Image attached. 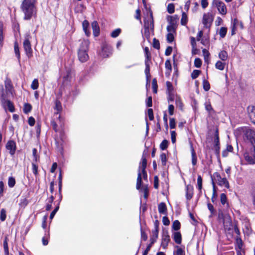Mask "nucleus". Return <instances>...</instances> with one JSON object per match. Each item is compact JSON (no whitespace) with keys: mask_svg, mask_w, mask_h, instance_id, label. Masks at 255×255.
I'll return each instance as SVG.
<instances>
[{"mask_svg":"<svg viewBox=\"0 0 255 255\" xmlns=\"http://www.w3.org/2000/svg\"><path fill=\"white\" fill-rule=\"evenodd\" d=\"M243 129L244 139L250 142L254 148L251 155L248 152L244 153V158L249 164H255V129L249 127H245Z\"/></svg>","mask_w":255,"mask_h":255,"instance_id":"nucleus-1","label":"nucleus"},{"mask_svg":"<svg viewBox=\"0 0 255 255\" xmlns=\"http://www.w3.org/2000/svg\"><path fill=\"white\" fill-rule=\"evenodd\" d=\"M35 0H23L20 5V9L24 14L23 19L29 20L37 17V9Z\"/></svg>","mask_w":255,"mask_h":255,"instance_id":"nucleus-2","label":"nucleus"},{"mask_svg":"<svg viewBox=\"0 0 255 255\" xmlns=\"http://www.w3.org/2000/svg\"><path fill=\"white\" fill-rule=\"evenodd\" d=\"M147 166V160L144 155V151L143 152L141 162L139 163L138 169V174L136 187L137 190L140 189L142 184L141 173L143 175V178L144 180L147 181V174L145 170Z\"/></svg>","mask_w":255,"mask_h":255,"instance_id":"nucleus-3","label":"nucleus"},{"mask_svg":"<svg viewBox=\"0 0 255 255\" xmlns=\"http://www.w3.org/2000/svg\"><path fill=\"white\" fill-rule=\"evenodd\" d=\"M90 42L88 40H83L80 44L78 51V57L79 61L84 63L89 59L88 51Z\"/></svg>","mask_w":255,"mask_h":255,"instance_id":"nucleus-4","label":"nucleus"},{"mask_svg":"<svg viewBox=\"0 0 255 255\" xmlns=\"http://www.w3.org/2000/svg\"><path fill=\"white\" fill-rule=\"evenodd\" d=\"M144 52L145 56V74L146 76V83L147 84L148 82H149L151 75L150 74V65L151 63V54L149 52V49L147 47H145L144 48Z\"/></svg>","mask_w":255,"mask_h":255,"instance_id":"nucleus-5","label":"nucleus"},{"mask_svg":"<svg viewBox=\"0 0 255 255\" xmlns=\"http://www.w3.org/2000/svg\"><path fill=\"white\" fill-rule=\"evenodd\" d=\"M212 177L214 181L216 180L217 182L218 185L225 187L226 188H229L230 185L228 181L226 178H222L219 173L216 172L213 174V175H211V177L212 180Z\"/></svg>","mask_w":255,"mask_h":255,"instance_id":"nucleus-6","label":"nucleus"},{"mask_svg":"<svg viewBox=\"0 0 255 255\" xmlns=\"http://www.w3.org/2000/svg\"><path fill=\"white\" fill-rule=\"evenodd\" d=\"M31 36L30 34H27L25 36V38L23 42L24 50L26 56L28 58H30L32 56V50L31 48V43L29 40Z\"/></svg>","mask_w":255,"mask_h":255,"instance_id":"nucleus-7","label":"nucleus"},{"mask_svg":"<svg viewBox=\"0 0 255 255\" xmlns=\"http://www.w3.org/2000/svg\"><path fill=\"white\" fill-rule=\"evenodd\" d=\"M0 100L2 106L5 110L7 109L11 113H13L15 111L13 103L10 100H6L3 94L1 95Z\"/></svg>","mask_w":255,"mask_h":255,"instance_id":"nucleus-8","label":"nucleus"},{"mask_svg":"<svg viewBox=\"0 0 255 255\" xmlns=\"http://www.w3.org/2000/svg\"><path fill=\"white\" fill-rule=\"evenodd\" d=\"M154 23L152 16L149 20H144V35L148 38L149 37L150 32L149 30H153Z\"/></svg>","mask_w":255,"mask_h":255,"instance_id":"nucleus-9","label":"nucleus"},{"mask_svg":"<svg viewBox=\"0 0 255 255\" xmlns=\"http://www.w3.org/2000/svg\"><path fill=\"white\" fill-rule=\"evenodd\" d=\"M54 109L56 111V112L54 113V116H55V118H56L57 120H58L59 122H60L61 116L60 113L62 111V107L60 101L57 99L55 101Z\"/></svg>","mask_w":255,"mask_h":255,"instance_id":"nucleus-10","label":"nucleus"},{"mask_svg":"<svg viewBox=\"0 0 255 255\" xmlns=\"http://www.w3.org/2000/svg\"><path fill=\"white\" fill-rule=\"evenodd\" d=\"M5 148L9 150V154L13 156L15 154L16 148L15 142L12 140H8L6 144Z\"/></svg>","mask_w":255,"mask_h":255,"instance_id":"nucleus-11","label":"nucleus"},{"mask_svg":"<svg viewBox=\"0 0 255 255\" xmlns=\"http://www.w3.org/2000/svg\"><path fill=\"white\" fill-rule=\"evenodd\" d=\"M170 241V236L168 235V231H163L162 236V241L161 244V246L162 247L163 249H165L167 248Z\"/></svg>","mask_w":255,"mask_h":255,"instance_id":"nucleus-12","label":"nucleus"},{"mask_svg":"<svg viewBox=\"0 0 255 255\" xmlns=\"http://www.w3.org/2000/svg\"><path fill=\"white\" fill-rule=\"evenodd\" d=\"M112 54V49L107 44L103 45L102 47L101 56L103 58H107Z\"/></svg>","mask_w":255,"mask_h":255,"instance_id":"nucleus-13","label":"nucleus"},{"mask_svg":"<svg viewBox=\"0 0 255 255\" xmlns=\"http://www.w3.org/2000/svg\"><path fill=\"white\" fill-rule=\"evenodd\" d=\"M213 18L211 14L209 13L204 14L202 22L205 27H210Z\"/></svg>","mask_w":255,"mask_h":255,"instance_id":"nucleus-14","label":"nucleus"},{"mask_svg":"<svg viewBox=\"0 0 255 255\" xmlns=\"http://www.w3.org/2000/svg\"><path fill=\"white\" fill-rule=\"evenodd\" d=\"M215 5L221 14L225 15L227 13L226 6L223 2L217 0L215 1Z\"/></svg>","mask_w":255,"mask_h":255,"instance_id":"nucleus-15","label":"nucleus"},{"mask_svg":"<svg viewBox=\"0 0 255 255\" xmlns=\"http://www.w3.org/2000/svg\"><path fill=\"white\" fill-rule=\"evenodd\" d=\"M247 111L251 122L255 124V107L254 106H249L247 108Z\"/></svg>","mask_w":255,"mask_h":255,"instance_id":"nucleus-16","label":"nucleus"},{"mask_svg":"<svg viewBox=\"0 0 255 255\" xmlns=\"http://www.w3.org/2000/svg\"><path fill=\"white\" fill-rule=\"evenodd\" d=\"M159 223L158 220H155L154 223V230L152 231V236L150 238H153L155 242L158 238V232H159Z\"/></svg>","mask_w":255,"mask_h":255,"instance_id":"nucleus-17","label":"nucleus"},{"mask_svg":"<svg viewBox=\"0 0 255 255\" xmlns=\"http://www.w3.org/2000/svg\"><path fill=\"white\" fill-rule=\"evenodd\" d=\"M193 187L191 185L186 186V198L187 200H190L193 197Z\"/></svg>","mask_w":255,"mask_h":255,"instance_id":"nucleus-18","label":"nucleus"},{"mask_svg":"<svg viewBox=\"0 0 255 255\" xmlns=\"http://www.w3.org/2000/svg\"><path fill=\"white\" fill-rule=\"evenodd\" d=\"M4 86L5 90L7 93L12 94L13 91V86L11 84V80L9 78H6L4 81Z\"/></svg>","mask_w":255,"mask_h":255,"instance_id":"nucleus-19","label":"nucleus"},{"mask_svg":"<svg viewBox=\"0 0 255 255\" xmlns=\"http://www.w3.org/2000/svg\"><path fill=\"white\" fill-rule=\"evenodd\" d=\"M91 26L93 29V35L95 37L98 36L100 34V28L97 21H94L92 22Z\"/></svg>","mask_w":255,"mask_h":255,"instance_id":"nucleus-20","label":"nucleus"},{"mask_svg":"<svg viewBox=\"0 0 255 255\" xmlns=\"http://www.w3.org/2000/svg\"><path fill=\"white\" fill-rule=\"evenodd\" d=\"M167 21L169 24H172V25H176L179 17L177 15L175 14L173 16L168 15Z\"/></svg>","mask_w":255,"mask_h":255,"instance_id":"nucleus-21","label":"nucleus"},{"mask_svg":"<svg viewBox=\"0 0 255 255\" xmlns=\"http://www.w3.org/2000/svg\"><path fill=\"white\" fill-rule=\"evenodd\" d=\"M82 26L85 34L87 36H89L91 34V32L89 30V23L87 20H85L83 21L82 23Z\"/></svg>","mask_w":255,"mask_h":255,"instance_id":"nucleus-22","label":"nucleus"},{"mask_svg":"<svg viewBox=\"0 0 255 255\" xmlns=\"http://www.w3.org/2000/svg\"><path fill=\"white\" fill-rule=\"evenodd\" d=\"M173 238L175 242L177 244H180L182 242L181 234L179 232H174L173 234Z\"/></svg>","mask_w":255,"mask_h":255,"instance_id":"nucleus-23","label":"nucleus"},{"mask_svg":"<svg viewBox=\"0 0 255 255\" xmlns=\"http://www.w3.org/2000/svg\"><path fill=\"white\" fill-rule=\"evenodd\" d=\"M158 212L160 214H162L166 215L167 214V208L165 203H160L158 206Z\"/></svg>","mask_w":255,"mask_h":255,"instance_id":"nucleus-24","label":"nucleus"},{"mask_svg":"<svg viewBox=\"0 0 255 255\" xmlns=\"http://www.w3.org/2000/svg\"><path fill=\"white\" fill-rule=\"evenodd\" d=\"M191 156H192V163L193 165H195L197 163V156L195 151L193 148L192 144L190 145Z\"/></svg>","mask_w":255,"mask_h":255,"instance_id":"nucleus-25","label":"nucleus"},{"mask_svg":"<svg viewBox=\"0 0 255 255\" xmlns=\"http://www.w3.org/2000/svg\"><path fill=\"white\" fill-rule=\"evenodd\" d=\"M14 50L16 57L19 62L20 61V54L18 43L15 41L14 44Z\"/></svg>","mask_w":255,"mask_h":255,"instance_id":"nucleus-26","label":"nucleus"},{"mask_svg":"<svg viewBox=\"0 0 255 255\" xmlns=\"http://www.w3.org/2000/svg\"><path fill=\"white\" fill-rule=\"evenodd\" d=\"M219 57L223 61L227 60L228 58L227 52L225 50L221 51L219 53Z\"/></svg>","mask_w":255,"mask_h":255,"instance_id":"nucleus-27","label":"nucleus"},{"mask_svg":"<svg viewBox=\"0 0 255 255\" xmlns=\"http://www.w3.org/2000/svg\"><path fill=\"white\" fill-rule=\"evenodd\" d=\"M150 243L147 245L146 249L143 252L142 255H147L148 253L150 250L151 247H152V245L155 243V240L154 239L153 240V238H150Z\"/></svg>","mask_w":255,"mask_h":255,"instance_id":"nucleus-28","label":"nucleus"},{"mask_svg":"<svg viewBox=\"0 0 255 255\" xmlns=\"http://www.w3.org/2000/svg\"><path fill=\"white\" fill-rule=\"evenodd\" d=\"M165 67L166 70L165 74H167L168 73L169 74L172 70V66L169 59L166 60L165 63Z\"/></svg>","mask_w":255,"mask_h":255,"instance_id":"nucleus-29","label":"nucleus"},{"mask_svg":"<svg viewBox=\"0 0 255 255\" xmlns=\"http://www.w3.org/2000/svg\"><path fill=\"white\" fill-rule=\"evenodd\" d=\"M175 104L177 106L180 110H182L183 108V104L182 102L181 98L178 96H176V99H175Z\"/></svg>","mask_w":255,"mask_h":255,"instance_id":"nucleus-30","label":"nucleus"},{"mask_svg":"<svg viewBox=\"0 0 255 255\" xmlns=\"http://www.w3.org/2000/svg\"><path fill=\"white\" fill-rule=\"evenodd\" d=\"M49 238V230L46 232L45 231V236L42 238V244L43 246H46L48 244V238Z\"/></svg>","mask_w":255,"mask_h":255,"instance_id":"nucleus-31","label":"nucleus"},{"mask_svg":"<svg viewBox=\"0 0 255 255\" xmlns=\"http://www.w3.org/2000/svg\"><path fill=\"white\" fill-rule=\"evenodd\" d=\"M59 121L58 120H57L56 118H55V116H53V119L51 122V125L53 129L55 131H58V125L57 124V122Z\"/></svg>","mask_w":255,"mask_h":255,"instance_id":"nucleus-32","label":"nucleus"},{"mask_svg":"<svg viewBox=\"0 0 255 255\" xmlns=\"http://www.w3.org/2000/svg\"><path fill=\"white\" fill-rule=\"evenodd\" d=\"M166 85L167 88L166 94L173 93V87L172 84L169 81H167L166 82Z\"/></svg>","mask_w":255,"mask_h":255,"instance_id":"nucleus-33","label":"nucleus"},{"mask_svg":"<svg viewBox=\"0 0 255 255\" xmlns=\"http://www.w3.org/2000/svg\"><path fill=\"white\" fill-rule=\"evenodd\" d=\"M214 145H220L219 130L218 128H216L215 132V137L214 139Z\"/></svg>","mask_w":255,"mask_h":255,"instance_id":"nucleus-34","label":"nucleus"},{"mask_svg":"<svg viewBox=\"0 0 255 255\" xmlns=\"http://www.w3.org/2000/svg\"><path fill=\"white\" fill-rule=\"evenodd\" d=\"M225 63L221 61H218L215 64L216 69L220 70H223L225 68Z\"/></svg>","mask_w":255,"mask_h":255,"instance_id":"nucleus-35","label":"nucleus"},{"mask_svg":"<svg viewBox=\"0 0 255 255\" xmlns=\"http://www.w3.org/2000/svg\"><path fill=\"white\" fill-rule=\"evenodd\" d=\"M188 22V17L185 12H182V17L181 19V24L182 25H185Z\"/></svg>","mask_w":255,"mask_h":255,"instance_id":"nucleus-36","label":"nucleus"},{"mask_svg":"<svg viewBox=\"0 0 255 255\" xmlns=\"http://www.w3.org/2000/svg\"><path fill=\"white\" fill-rule=\"evenodd\" d=\"M220 201L222 205H224L226 204L227 206H228L229 204L227 203V198L225 193H222L220 195Z\"/></svg>","mask_w":255,"mask_h":255,"instance_id":"nucleus-37","label":"nucleus"},{"mask_svg":"<svg viewBox=\"0 0 255 255\" xmlns=\"http://www.w3.org/2000/svg\"><path fill=\"white\" fill-rule=\"evenodd\" d=\"M32 109V106L30 104L28 103H25L24 105V107L23 108V112L27 114L28 113H29Z\"/></svg>","mask_w":255,"mask_h":255,"instance_id":"nucleus-38","label":"nucleus"},{"mask_svg":"<svg viewBox=\"0 0 255 255\" xmlns=\"http://www.w3.org/2000/svg\"><path fill=\"white\" fill-rule=\"evenodd\" d=\"M7 184H8V186L9 188L13 187L15 185V178L12 176L9 177V178L8 179Z\"/></svg>","mask_w":255,"mask_h":255,"instance_id":"nucleus-39","label":"nucleus"},{"mask_svg":"<svg viewBox=\"0 0 255 255\" xmlns=\"http://www.w3.org/2000/svg\"><path fill=\"white\" fill-rule=\"evenodd\" d=\"M168 143L169 142L167 139L163 140L160 144V148L162 150L166 149L168 147Z\"/></svg>","mask_w":255,"mask_h":255,"instance_id":"nucleus-40","label":"nucleus"},{"mask_svg":"<svg viewBox=\"0 0 255 255\" xmlns=\"http://www.w3.org/2000/svg\"><path fill=\"white\" fill-rule=\"evenodd\" d=\"M180 223L178 220H175L172 224V229L175 231H178L180 228Z\"/></svg>","mask_w":255,"mask_h":255,"instance_id":"nucleus-41","label":"nucleus"},{"mask_svg":"<svg viewBox=\"0 0 255 255\" xmlns=\"http://www.w3.org/2000/svg\"><path fill=\"white\" fill-rule=\"evenodd\" d=\"M197 188L201 192L202 188V178L200 175H198Z\"/></svg>","mask_w":255,"mask_h":255,"instance_id":"nucleus-42","label":"nucleus"},{"mask_svg":"<svg viewBox=\"0 0 255 255\" xmlns=\"http://www.w3.org/2000/svg\"><path fill=\"white\" fill-rule=\"evenodd\" d=\"M121 32V29L119 28H117L112 32V33L111 34V36L113 38H116L120 35Z\"/></svg>","mask_w":255,"mask_h":255,"instance_id":"nucleus-43","label":"nucleus"},{"mask_svg":"<svg viewBox=\"0 0 255 255\" xmlns=\"http://www.w3.org/2000/svg\"><path fill=\"white\" fill-rule=\"evenodd\" d=\"M4 36L3 34V28L0 26V48H1L3 44Z\"/></svg>","mask_w":255,"mask_h":255,"instance_id":"nucleus-44","label":"nucleus"},{"mask_svg":"<svg viewBox=\"0 0 255 255\" xmlns=\"http://www.w3.org/2000/svg\"><path fill=\"white\" fill-rule=\"evenodd\" d=\"M203 87L204 90L205 91H208L210 89V85L209 82L205 79L203 80Z\"/></svg>","mask_w":255,"mask_h":255,"instance_id":"nucleus-45","label":"nucleus"},{"mask_svg":"<svg viewBox=\"0 0 255 255\" xmlns=\"http://www.w3.org/2000/svg\"><path fill=\"white\" fill-rule=\"evenodd\" d=\"M152 89H153V92L155 94L157 93L158 85L157 84L156 79L155 78H154L152 80Z\"/></svg>","mask_w":255,"mask_h":255,"instance_id":"nucleus-46","label":"nucleus"},{"mask_svg":"<svg viewBox=\"0 0 255 255\" xmlns=\"http://www.w3.org/2000/svg\"><path fill=\"white\" fill-rule=\"evenodd\" d=\"M227 32V28L225 27H222L219 31V34L221 38L225 37Z\"/></svg>","mask_w":255,"mask_h":255,"instance_id":"nucleus-47","label":"nucleus"},{"mask_svg":"<svg viewBox=\"0 0 255 255\" xmlns=\"http://www.w3.org/2000/svg\"><path fill=\"white\" fill-rule=\"evenodd\" d=\"M167 10L169 13H173L175 11V6L174 4L172 3H169L167 6Z\"/></svg>","mask_w":255,"mask_h":255,"instance_id":"nucleus-48","label":"nucleus"},{"mask_svg":"<svg viewBox=\"0 0 255 255\" xmlns=\"http://www.w3.org/2000/svg\"><path fill=\"white\" fill-rule=\"evenodd\" d=\"M200 73V70H194L191 74V77L192 79H195L199 76Z\"/></svg>","mask_w":255,"mask_h":255,"instance_id":"nucleus-49","label":"nucleus"},{"mask_svg":"<svg viewBox=\"0 0 255 255\" xmlns=\"http://www.w3.org/2000/svg\"><path fill=\"white\" fill-rule=\"evenodd\" d=\"M176 25H172V24H169L167 26V30L168 33H174L175 32Z\"/></svg>","mask_w":255,"mask_h":255,"instance_id":"nucleus-50","label":"nucleus"},{"mask_svg":"<svg viewBox=\"0 0 255 255\" xmlns=\"http://www.w3.org/2000/svg\"><path fill=\"white\" fill-rule=\"evenodd\" d=\"M236 242L239 249H241L243 247V242L240 236L236 237Z\"/></svg>","mask_w":255,"mask_h":255,"instance_id":"nucleus-51","label":"nucleus"},{"mask_svg":"<svg viewBox=\"0 0 255 255\" xmlns=\"http://www.w3.org/2000/svg\"><path fill=\"white\" fill-rule=\"evenodd\" d=\"M3 249L5 255H9L8 247L6 238H5L3 241Z\"/></svg>","mask_w":255,"mask_h":255,"instance_id":"nucleus-52","label":"nucleus"},{"mask_svg":"<svg viewBox=\"0 0 255 255\" xmlns=\"http://www.w3.org/2000/svg\"><path fill=\"white\" fill-rule=\"evenodd\" d=\"M38 81L37 79H34L31 85V88L33 90H36L38 88Z\"/></svg>","mask_w":255,"mask_h":255,"instance_id":"nucleus-53","label":"nucleus"},{"mask_svg":"<svg viewBox=\"0 0 255 255\" xmlns=\"http://www.w3.org/2000/svg\"><path fill=\"white\" fill-rule=\"evenodd\" d=\"M160 158L161 160L162 164L163 165H165L167 161V157L165 153H161L160 155Z\"/></svg>","mask_w":255,"mask_h":255,"instance_id":"nucleus-54","label":"nucleus"},{"mask_svg":"<svg viewBox=\"0 0 255 255\" xmlns=\"http://www.w3.org/2000/svg\"><path fill=\"white\" fill-rule=\"evenodd\" d=\"M6 217V211L4 209H1L0 211V219L2 222H3L5 220Z\"/></svg>","mask_w":255,"mask_h":255,"instance_id":"nucleus-55","label":"nucleus"},{"mask_svg":"<svg viewBox=\"0 0 255 255\" xmlns=\"http://www.w3.org/2000/svg\"><path fill=\"white\" fill-rule=\"evenodd\" d=\"M37 150L36 148H33L32 149V155L33 157V161L35 162H37L38 159H39V156L37 154Z\"/></svg>","mask_w":255,"mask_h":255,"instance_id":"nucleus-56","label":"nucleus"},{"mask_svg":"<svg viewBox=\"0 0 255 255\" xmlns=\"http://www.w3.org/2000/svg\"><path fill=\"white\" fill-rule=\"evenodd\" d=\"M153 47L156 49H159L160 48L159 41L155 38L153 40Z\"/></svg>","mask_w":255,"mask_h":255,"instance_id":"nucleus-57","label":"nucleus"},{"mask_svg":"<svg viewBox=\"0 0 255 255\" xmlns=\"http://www.w3.org/2000/svg\"><path fill=\"white\" fill-rule=\"evenodd\" d=\"M167 41L169 43H171L173 41L174 37L172 33H168L166 36Z\"/></svg>","mask_w":255,"mask_h":255,"instance_id":"nucleus-58","label":"nucleus"},{"mask_svg":"<svg viewBox=\"0 0 255 255\" xmlns=\"http://www.w3.org/2000/svg\"><path fill=\"white\" fill-rule=\"evenodd\" d=\"M202 65V61L199 58H195L194 60V66L197 68H200Z\"/></svg>","mask_w":255,"mask_h":255,"instance_id":"nucleus-59","label":"nucleus"},{"mask_svg":"<svg viewBox=\"0 0 255 255\" xmlns=\"http://www.w3.org/2000/svg\"><path fill=\"white\" fill-rule=\"evenodd\" d=\"M140 232H141V238L144 241H145L147 240V235L145 233V232L143 230L142 227H140Z\"/></svg>","mask_w":255,"mask_h":255,"instance_id":"nucleus-60","label":"nucleus"},{"mask_svg":"<svg viewBox=\"0 0 255 255\" xmlns=\"http://www.w3.org/2000/svg\"><path fill=\"white\" fill-rule=\"evenodd\" d=\"M59 209V206L58 205H57L56 207L55 208V209L53 210V211L50 213L49 218L50 220H52V219L54 218V216L55 215L57 212L58 211Z\"/></svg>","mask_w":255,"mask_h":255,"instance_id":"nucleus-61","label":"nucleus"},{"mask_svg":"<svg viewBox=\"0 0 255 255\" xmlns=\"http://www.w3.org/2000/svg\"><path fill=\"white\" fill-rule=\"evenodd\" d=\"M205 109L208 112H211V111H213L210 102H206L205 103Z\"/></svg>","mask_w":255,"mask_h":255,"instance_id":"nucleus-62","label":"nucleus"},{"mask_svg":"<svg viewBox=\"0 0 255 255\" xmlns=\"http://www.w3.org/2000/svg\"><path fill=\"white\" fill-rule=\"evenodd\" d=\"M32 172L35 175H36L38 174V166L35 163L33 162L32 163Z\"/></svg>","mask_w":255,"mask_h":255,"instance_id":"nucleus-63","label":"nucleus"},{"mask_svg":"<svg viewBox=\"0 0 255 255\" xmlns=\"http://www.w3.org/2000/svg\"><path fill=\"white\" fill-rule=\"evenodd\" d=\"M169 126L170 128L171 129H173L175 128L176 126V122L174 118H170L169 120Z\"/></svg>","mask_w":255,"mask_h":255,"instance_id":"nucleus-64","label":"nucleus"}]
</instances>
